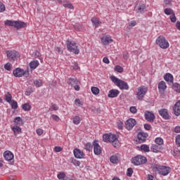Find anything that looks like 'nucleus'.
<instances>
[{"label":"nucleus","instance_id":"4","mask_svg":"<svg viewBox=\"0 0 180 180\" xmlns=\"http://www.w3.org/2000/svg\"><path fill=\"white\" fill-rule=\"evenodd\" d=\"M66 46L68 51H70V53H73L74 54H79V49H78V46H77V43L75 41L68 40L66 41Z\"/></svg>","mask_w":180,"mask_h":180},{"label":"nucleus","instance_id":"34","mask_svg":"<svg viewBox=\"0 0 180 180\" xmlns=\"http://www.w3.org/2000/svg\"><path fill=\"white\" fill-rule=\"evenodd\" d=\"M110 161L112 164H117V162H119V158L116 155H112L110 158Z\"/></svg>","mask_w":180,"mask_h":180},{"label":"nucleus","instance_id":"46","mask_svg":"<svg viewBox=\"0 0 180 180\" xmlns=\"http://www.w3.org/2000/svg\"><path fill=\"white\" fill-rule=\"evenodd\" d=\"M65 8H68L69 9H74V6L71 3H67L63 4Z\"/></svg>","mask_w":180,"mask_h":180},{"label":"nucleus","instance_id":"29","mask_svg":"<svg viewBox=\"0 0 180 180\" xmlns=\"http://www.w3.org/2000/svg\"><path fill=\"white\" fill-rule=\"evenodd\" d=\"M140 148L141 151H143V153H150V146L146 144L141 145Z\"/></svg>","mask_w":180,"mask_h":180},{"label":"nucleus","instance_id":"18","mask_svg":"<svg viewBox=\"0 0 180 180\" xmlns=\"http://www.w3.org/2000/svg\"><path fill=\"white\" fill-rule=\"evenodd\" d=\"M27 26V24L23 21H14V27H15V29H22Z\"/></svg>","mask_w":180,"mask_h":180},{"label":"nucleus","instance_id":"49","mask_svg":"<svg viewBox=\"0 0 180 180\" xmlns=\"http://www.w3.org/2000/svg\"><path fill=\"white\" fill-rule=\"evenodd\" d=\"M53 150L55 153H60V151H63V148L61 146H55Z\"/></svg>","mask_w":180,"mask_h":180},{"label":"nucleus","instance_id":"19","mask_svg":"<svg viewBox=\"0 0 180 180\" xmlns=\"http://www.w3.org/2000/svg\"><path fill=\"white\" fill-rule=\"evenodd\" d=\"M146 4H139L138 6H136V11L137 13H144L146 12Z\"/></svg>","mask_w":180,"mask_h":180},{"label":"nucleus","instance_id":"41","mask_svg":"<svg viewBox=\"0 0 180 180\" xmlns=\"http://www.w3.org/2000/svg\"><path fill=\"white\" fill-rule=\"evenodd\" d=\"M91 92L94 95H98L99 94V88L98 87H95V86H92L91 87Z\"/></svg>","mask_w":180,"mask_h":180},{"label":"nucleus","instance_id":"62","mask_svg":"<svg viewBox=\"0 0 180 180\" xmlns=\"http://www.w3.org/2000/svg\"><path fill=\"white\" fill-rule=\"evenodd\" d=\"M103 62L105 63V64H109V63H110L109 59L106 57L103 58Z\"/></svg>","mask_w":180,"mask_h":180},{"label":"nucleus","instance_id":"37","mask_svg":"<svg viewBox=\"0 0 180 180\" xmlns=\"http://www.w3.org/2000/svg\"><path fill=\"white\" fill-rule=\"evenodd\" d=\"M4 25H6V26H11V27H15V21L7 20L4 22Z\"/></svg>","mask_w":180,"mask_h":180},{"label":"nucleus","instance_id":"20","mask_svg":"<svg viewBox=\"0 0 180 180\" xmlns=\"http://www.w3.org/2000/svg\"><path fill=\"white\" fill-rule=\"evenodd\" d=\"M164 79L169 84H174V76L171 73H166L164 76Z\"/></svg>","mask_w":180,"mask_h":180},{"label":"nucleus","instance_id":"16","mask_svg":"<svg viewBox=\"0 0 180 180\" xmlns=\"http://www.w3.org/2000/svg\"><path fill=\"white\" fill-rule=\"evenodd\" d=\"M137 137L139 143H144V141H146V139L148 137V134L144 132H139L137 135Z\"/></svg>","mask_w":180,"mask_h":180},{"label":"nucleus","instance_id":"53","mask_svg":"<svg viewBox=\"0 0 180 180\" xmlns=\"http://www.w3.org/2000/svg\"><path fill=\"white\" fill-rule=\"evenodd\" d=\"M33 57H34L35 58H40V52H39L38 51H35L33 53Z\"/></svg>","mask_w":180,"mask_h":180},{"label":"nucleus","instance_id":"32","mask_svg":"<svg viewBox=\"0 0 180 180\" xmlns=\"http://www.w3.org/2000/svg\"><path fill=\"white\" fill-rule=\"evenodd\" d=\"M91 22H92V24L95 25V27H98V26H99V25H101V21H99V20L96 18H91Z\"/></svg>","mask_w":180,"mask_h":180},{"label":"nucleus","instance_id":"47","mask_svg":"<svg viewBox=\"0 0 180 180\" xmlns=\"http://www.w3.org/2000/svg\"><path fill=\"white\" fill-rule=\"evenodd\" d=\"M170 20L172 23H175L176 22V17L175 16V13H173L170 16Z\"/></svg>","mask_w":180,"mask_h":180},{"label":"nucleus","instance_id":"44","mask_svg":"<svg viewBox=\"0 0 180 180\" xmlns=\"http://www.w3.org/2000/svg\"><path fill=\"white\" fill-rule=\"evenodd\" d=\"M4 68H5V70H6L7 71H11V70H12V64H11V63H7L4 65Z\"/></svg>","mask_w":180,"mask_h":180},{"label":"nucleus","instance_id":"14","mask_svg":"<svg viewBox=\"0 0 180 180\" xmlns=\"http://www.w3.org/2000/svg\"><path fill=\"white\" fill-rule=\"evenodd\" d=\"M73 153L75 158L82 159L85 156L84 152L78 148L74 149Z\"/></svg>","mask_w":180,"mask_h":180},{"label":"nucleus","instance_id":"10","mask_svg":"<svg viewBox=\"0 0 180 180\" xmlns=\"http://www.w3.org/2000/svg\"><path fill=\"white\" fill-rule=\"evenodd\" d=\"M145 119L149 123H153L155 120V115L153 111H146L144 113Z\"/></svg>","mask_w":180,"mask_h":180},{"label":"nucleus","instance_id":"24","mask_svg":"<svg viewBox=\"0 0 180 180\" xmlns=\"http://www.w3.org/2000/svg\"><path fill=\"white\" fill-rule=\"evenodd\" d=\"M158 89L160 91H162V92H164V91H165L167 89V84H165V82L161 81L158 84Z\"/></svg>","mask_w":180,"mask_h":180},{"label":"nucleus","instance_id":"52","mask_svg":"<svg viewBox=\"0 0 180 180\" xmlns=\"http://www.w3.org/2000/svg\"><path fill=\"white\" fill-rule=\"evenodd\" d=\"M176 144L178 147H180V134L176 136Z\"/></svg>","mask_w":180,"mask_h":180},{"label":"nucleus","instance_id":"50","mask_svg":"<svg viewBox=\"0 0 180 180\" xmlns=\"http://www.w3.org/2000/svg\"><path fill=\"white\" fill-rule=\"evenodd\" d=\"M129 110L131 113H133L134 115L137 113V108L135 106L130 107Z\"/></svg>","mask_w":180,"mask_h":180},{"label":"nucleus","instance_id":"25","mask_svg":"<svg viewBox=\"0 0 180 180\" xmlns=\"http://www.w3.org/2000/svg\"><path fill=\"white\" fill-rule=\"evenodd\" d=\"M150 150L153 153H160L161 150V146H160V145L153 144Z\"/></svg>","mask_w":180,"mask_h":180},{"label":"nucleus","instance_id":"38","mask_svg":"<svg viewBox=\"0 0 180 180\" xmlns=\"http://www.w3.org/2000/svg\"><path fill=\"white\" fill-rule=\"evenodd\" d=\"M73 123L74 124H79V123H81V118L79 116H75L73 117Z\"/></svg>","mask_w":180,"mask_h":180},{"label":"nucleus","instance_id":"39","mask_svg":"<svg viewBox=\"0 0 180 180\" xmlns=\"http://www.w3.org/2000/svg\"><path fill=\"white\" fill-rule=\"evenodd\" d=\"M11 105L12 109H13L14 110H16V109H18V102L15 100H13L11 102Z\"/></svg>","mask_w":180,"mask_h":180},{"label":"nucleus","instance_id":"31","mask_svg":"<svg viewBox=\"0 0 180 180\" xmlns=\"http://www.w3.org/2000/svg\"><path fill=\"white\" fill-rule=\"evenodd\" d=\"M173 84V89L175 91V92H177V94H180V84L179 83H172Z\"/></svg>","mask_w":180,"mask_h":180},{"label":"nucleus","instance_id":"21","mask_svg":"<svg viewBox=\"0 0 180 180\" xmlns=\"http://www.w3.org/2000/svg\"><path fill=\"white\" fill-rule=\"evenodd\" d=\"M120 91L117 89H111L108 92V98H117L118 96Z\"/></svg>","mask_w":180,"mask_h":180},{"label":"nucleus","instance_id":"33","mask_svg":"<svg viewBox=\"0 0 180 180\" xmlns=\"http://www.w3.org/2000/svg\"><path fill=\"white\" fill-rule=\"evenodd\" d=\"M155 143H156V144H158V146L161 147V146H162V144H164V139H162V138H161V137H158L155 139Z\"/></svg>","mask_w":180,"mask_h":180},{"label":"nucleus","instance_id":"11","mask_svg":"<svg viewBox=\"0 0 180 180\" xmlns=\"http://www.w3.org/2000/svg\"><path fill=\"white\" fill-rule=\"evenodd\" d=\"M94 153L96 155H101L102 154V148L99 146L98 141L95 140L93 142Z\"/></svg>","mask_w":180,"mask_h":180},{"label":"nucleus","instance_id":"23","mask_svg":"<svg viewBox=\"0 0 180 180\" xmlns=\"http://www.w3.org/2000/svg\"><path fill=\"white\" fill-rule=\"evenodd\" d=\"M68 85H71V86H74V85H78V79L77 78H69L68 79Z\"/></svg>","mask_w":180,"mask_h":180},{"label":"nucleus","instance_id":"64","mask_svg":"<svg viewBox=\"0 0 180 180\" xmlns=\"http://www.w3.org/2000/svg\"><path fill=\"white\" fill-rule=\"evenodd\" d=\"M176 29H178V30H180V22L179 21L176 22Z\"/></svg>","mask_w":180,"mask_h":180},{"label":"nucleus","instance_id":"60","mask_svg":"<svg viewBox=\"0 0 180 180\" xmlns=\"http://www.w3.org/2000/svg\"><path fill=\"white\" fill-rule=\"evenodd\" d=\"M22 120V118L20 117H17L14 119V123H19Z\"/></svg>","mask_w":180,"mask_h":180},{"label":"nucleus","instance_id":"30","mask_svg":"<svg viewBox=\"0 0 180 180\" xmlns=\"http://www.w3.org/2000/svg\"><path fill=\"white\" fill-rule=\"evenodd\" d=\"M5 101H6L8 103H11L13 100H12V94L11 93L7 92L5 96Z\"/></svg>","mask_w":180,"mask_h":180},{"label":"nucleus","instance_id":"35","mask_svg":"<svg viewBox=\"0 0 180 180\" xmlns=\"http://www.w3.org/2000/svg\"><path fill=\"white\" fill-rule=\"evenodd\" d=\"M34 84L35 85V86H37V88H40V86L43 85V82L41 81V79H36L34 81Z\"/></svg>","mask_w":180,"mask_h":180},{"label":"nucleus","instance_id":"8","mask_svg":"<svg viewBox=\"0 0 180 180\" xmlns=\"http://www.w3.org/2000/svg\"><path fill=\"white\" fill-rule=\"evenodd\" d=\"M13 74L14 77H16L18 78H20L21 77H29V70L24 71L22 69H20V68H17L13 71Z\"/></svg>","mask_w":180,"mask_h":180},{"label":"nucleus","instance_id":"56","mask_svg":"<svg viewBox=\"0 0 180 180\" xmlns=\"http://www.w3.org/2000/svg\"><path fill=\"white\" fill-rule=\"evenodd\" d=\"M145 130H151V124H144Z\"/></svg>","mask_w":180,"mask_h":180},{"label":"nucleus","instance_id":"61","mask_svg":"<svg viewBox=\"0 0 180 180\" xmlns=\"http://www.w3.org/2000/svg\"><path fill=\"white\" fill-rule=\"evenodd\" d=\"M174 133H180V126H176L174 127Z\"/></svg>","mask_w":180,"mask_h":180},{"label":"nucleus","instance_id":"12","mask_svg":"<svg viewBox=\"0 0 180 180\" xmlns=\"http://www.w3.org/2000/svg\"><path fill=\"white\" fill-rule=\"evenodd\" d=\"M136 120L131 118L127 120L125 123V127L127 130H131L136 126Z\"/></svg>","mask_w":180,"mask_h":180},{"label":"nucleus","instance_id":"42","mask_svg":"<svg viewBox=\"0 0 180 180\" xmlns=\"http://www.w3.org/2000/svg\"><path fill=\"white\" fill-rule=\"evenodd\" d=\"M85 150H86V151H89L90 150H92V144H91V143L88 142L85 144L84 146Z\"/></svg>","mask_w":180,"mask_h":180},{"label":"nucleus","instance_id":"6","mask_svg":"<svg viewBox=\"0 0 180 180\" xmlns=\"http://www.w3.org/2000/svg\"><path fill=\"white\" fill-rule=\"evenodd\" d=\"M148 89L146 86H141L138 88L136 91V98L138 101H143L146 94H147Z\"/></svg>","mask_w":180,"mask_h":180},{"label":"nucleus","instance_id":"13","mask_svg":"<svg viewBox=\"0 0 180 180\" xmlns=\"http://www.w3.org/2000/svg\"><path fill=\"white\" fill-rule=\"evenodd\" d=\"M159 114L165 120H169L171 115L168 113V110L166 108H162L159 110Z\"/></svg>","mask_w":180,"mask_h":180},{"label":"nucleus","instance_id":"55","mask_svg":"<svg viewBox=\"0 0 180 180\" xmlns=\"http://www.w3.org/2000/svg\"><path fill=\"white\" fill-rule=\"evenodd\" d=\"M51 117H52L53 120H55V122H59L60 121V117L58 115H52Z\"/></svg>","mask_w":180,"mask_h":180},{"label":"nucleus","instance_id":"58","mask_svg":"<svg viewBox=\"0 0 180 180\" xmlns=\"http://www.w3.org/2000/svg\"><path fill=\"white\" fill-rule=\"evenodd\" d=\"M37 134H38V136H41V134H43V129H37Z\"/></svg>","mask_w":180,"mask_h":180},{"label":"nucleus","instance_id":"63","mask_svg":"<svg viewBox=\"0 0 180 180\" xmlns=\"http://www.w3.org/2000/svg\"><path fill=\"white\" fill-rule=\"evenodd\" d=\"M75 105H81V100H79V98H77V99L75 101Z\"/></svg>","mask_w":180,"mask_h":180},{"label":"nucleus","instance_id":"45","mask_svg":"<svg viewBox=\"0 0 180 180\" xmlns=\"http://www.w3.org/2000/svg\"><path fill=\"white\" fill-rule=\"evenodd\" d=\"M115 71H117V72H123V68L120 65H116L115 67Z\"/></svg>","mask_w":180,"mask_h":180},{"label":"nucleus","instance_id":"7","mask_svg":"<svg viewBox=\"0 0 180 180\" xmlns=\"http://www.w3.org/2000/svg\"><path fill=\"white\" fill-rule=\"evenodd\" d=\"M131 162L134 165H143V164H146V162H147V158L139 155L132 158Z\"/></svg>","mask_w":180,"mask_h":180},{"label":"nucleus","instance_id":"43","mask_svg":"<svg viewBox=\"0 0 180 180\" xmlns=\"http://www.w3.org/2000/svg\"><path fill=\"white\" fill-rule=\"evenodd\" d=\"M165 15H173L174 11H172V9L171 8H165Z\"/></svg>","mask_w":180,"mask_h":180},{"label":"nucleus","instance_id":"51","mask_svg":"<svg viewBox=\"0 0 180 180\" xmlns=\"http://www.w3.org/2000/svg\"><path fill=\"white\" fill-rule=\"evenodd\" d=\"M136 25H137V22H136V20H132L129 22V27H134V26H136Z\"/></svg>","mask_w":180,"mask_h":180},{"label":"nucleus","instance_id":"57","mask_svg":"<svg viewBox=\"0 0 180 180\" xmlns=\"http://www.w3.org/2000/svg\"><path fill=\"white\" fill-rule=\"evenodd\" d=\"M123 58H124V60H127L129 58V53L124 52V53H123Z\"/></svg>","mask_w":180,"mask_h":180},{"label":"nucleus","instance_id":"48","mask_svg":"<svg viewBox=\"0 0 180 180\" xmlns=\"http://www.w3.org/2000/svg\"><path fill=\"white\" fill-rule=\"evenodd\" d=\"M133 175V169L128 168L127 171V176H131Z\"/></svg>","mask_w":180,"mask_h":180},{"label":"nucleus","instance_id":"59","mask_svg":"<svg viewBox=\"0 0 180 180\" xmlns=\"http://www.w3.org/2000/svg\"><path fill=\"white\" fill-rule=\"evenodd\" d=\"M51 109H53V110H58V106L57 105V104H53L51 106Z\"/></svg>","mask_w":180,"mask_h":180},{"label":"nucleus","instance_id":"17","mask_svg":"<svg viewBox=\"0 0 180 180\" xmlns=\"http://www.w3.org/2000/svg\"><path fill=\"white\" fill-rule=\"evenodd\" d=\"M4 157L6 161H12L15 156L12 152L7 150L4 152Z\"/></svg>","mask_w":180,"mask_h":180},{"label":"nucleus","instance_id":"54","mask_svg":"<svg viewBox=\"0 0 180 180\" xmlns=\"http://www.w3.org/2000/svg\"><path fill=\"white\" fill-rule=\"evenodd\" d=\"M5 5L0 1V12H5Z\"/></svg>","mask_w":180,"mask_h":180},{"label":"nucleus","instance_id":"3","mask_svg":"<svg viewBox=\"0 0 180 180\" xmlns=\"http://www.w3.org/2000/svg\"><path fill=\"white\" fill-rule=\"evenodd\" d=\"M110 79L114 84H115L117 86H118V88H120V89H125V91L129 90V84H127V82L120 79L115 76H111Z\"/></svg>","mask_w":180,"mask_h":180},{"label":"nucleus","instance_id":"15","mask_svg":"<svg viewBox=\"0 0 180 180\" xmlns=\"http://www.w3.org/2000/svg\"><path fill=\"white\" fill-rule=\"evenodd\" d=\"M173 111L175 116H180V100L174 104Z\"/></svg>","mask_w":180,"mask_h":180},{"label":"nucleus","instance_id":"40","mask_svg":"<svg viewBox=\"0 0 180 180\" xmlns=\"http://www.w3.org/2000/svg\"><path fill=\"white\" fill-rule=\"evenodd\" d=\"M33 94V87H28L25 91L26 96H30Z\"/></svg>","mask_w":180,"mask_h":180},{"label":"nucleus","instance_id":"22","mask_svg":"<svg viewBox=\"0 0 180 180\" xmlns=\"http://www.w3.org/2000/svg\"><path fill=\"white\" fill-rule=\"evenodd\" d=\"M112 41H113V39H112V37H110L106 36L101 38V43H103L104 46H108V44L112 43Z\"/></svg>","mask_w":180,"mask_h":180},{"label":"nucleus","instance_id":"26","mask_svg":"<svg viewBox=\"0 0 180 180\" xmlns=\"http://www.w3.org/2000/svg\"><path fill=\"white\" fill-rule=\"evenodd\" d=\"M39 62L37 60H32L30 63V68L31 70H36L39 67Z\"/></svg>","mask_w":180,"mask_h":180},{"label":"nucleus","instance_id":"27","mask_svg":"<svg viewBox=\"0 0 180 180\" xmlns=\"http://www.w3.org/2000/svg\"><path fill=\"white\" fill-rule=\"evenodd\" d=\"M22 108L25 112H29V110H32V105H30V104L29 103H26L22 105Z\"/></svg>","mask_w":180,"mask_h":180},{"label":"nucleus","instance_id":"9","mask_svg":"<svg viewBox=\"0 0 180 180\" xmlns=\"http://www.w3.org/2000/svg\"><path fill=\"white\" fill-rule=\"evenodd\" d=\"M6 54L9 61H16L19 58V52L16 51H6Z\"/></svg>","mask_w":180,"mask_h":180},{"label":"nucleus","instance_id":"1","mask_svg":"<svg viewBox=\"0 0 180 180\" xmlns=\"http://www.w3.org/2000/svg\"><path fill=\"white\" fill-rule=\"evenodd\" d=\"M150 168L153 172H158V174L163 175V176H166V175H168L171 172V167L157 164L152 165Z\"/></svg>","mask_w":180,"mask_h":180},{"label":"nucleus","instance_id":"5","mask_svg":"<svg viewBox=\"0 0 180 180\" xmlns=\"http://www.w3.org/2000/svg\"><path fill=\"white\" fill-rule=\"evenodd\" d=\"M156 44L160 47V49H163L164 50L168 49L169 47V43L165 39V37L162 36H160L156 39Z\"/></svg>","mask_w":180,"mask_h":180},{"label":"nucleus","instance_id":"36","mask_svg":"<svg viewBox=\"0 0 180 180\" xmlns=\"http://www.w3.org/2000/svg\"><path fill=\"white\" fill-rule=\"evenodd\" d=\"M70 162H71V164H73V165H75V167H79V165H81V162H79L74 158L70 159Z\"/></svg>","mask_w":180,"mask_h":180},{"label":"nucleus","instance_id":"28","mask_svg":"<svg viewBox=\"0 0 180 180\" xmlns=\"http://www.w3.org/2000/svg\"><path fill=\"white\" fill-rule=\"evenodd\" d=\"M12 130L14 132L15 136L22 133V128L15 126L12 127Z\"/></svg>","mask_w":180,"mask_h":180},{"label":"nucleus","instance_id":"2","mask_svg":"<svg viewBox=\"0 0 180 180\" xmlns=\"http://www.w3.org/2000/svg\"><path fill=\"white\" fill-rule=\"evenodd\" d=\"M103 140L105 143H112L114 147H119L117 137L115 134H105L103 136Z\"/></svg>","mask_w":180,"mask_h":180}]
</instances>
